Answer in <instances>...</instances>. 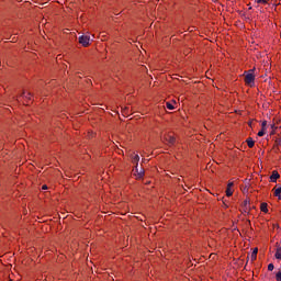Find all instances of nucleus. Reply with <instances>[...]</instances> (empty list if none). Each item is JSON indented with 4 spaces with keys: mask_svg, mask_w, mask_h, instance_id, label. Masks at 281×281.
<instances>
[{
    "mask_svg": "<svg viewBox=\"0 0 281 281\" xmlns=\"http://www.w3.org/2000/svg\"><path fill=\"white\" fill-rule=\"evenodd\" d=\"M79 43L83 47H89V43H91V36H89V35L79 36Z\"/></svg>",
    "mask_w": 281,
    "mask_h": 281,
    "instance_id": "nucleus-1",
    "label": "nucleus"
},
{
    "mask_svg": "<svg viewBox=\"0 0 281 281\" xmlns=\"http://www.w3.org/2000/svg\"><path fill=\"white\" fill-rule=\"evenodd\" d=\"M249 71H250V72H248V74L245 76V82H246V85H252L254 81L256 80V76H254V69H250Z\"/></svg>",
    "mask_w": 281,
    "mask_h": 281,
    "instance_id": "nucleus-2",
    "label": "nucleus"
},
{
    "mask_svg": "<svg viewBox=\"0 0 281 281\" xmlns=\"http://www.w3.org/2000/svg\"><path fill=\"white\" fill-rule=\"evenodd\" d=\"M249 210H251V206H249V200H245L243 202V212L245 214H249Z\"/></svg>",
    "mask_w": 281,
    "mask_h": 281,
    "instance_id": "nucleus-3",
    "label": "nucleus"
},
{
    "mask_svg": "<svg viewBox=\"0 0 281 281\" xmlns=\"http://www.w3.org/2000/svg\"><path fill=\"white\" fill-rule=\"evenodd\" d=\"M270 179H271L272 183H276L278 181V179H280V173H278L277 170L272 171Z\"/></svg>",
    "mask_w": 281,
    "mask_h": 281,
    "instance_id": "nucleus-4",
    "label": "nucleus"
},
{
    "mask_svg": "<svg viewBox=\"0 0 281 281\" xmlns=\"http://www.w3.org/2000/svg\"><path fill=\"white\" fill-rule=\"evenodd\" d=\"M132 164H135V166H139V155H132Z\"/></svg>",
    "mask_w": 281,
    "mask_h": 281,
    "instance_id": "nucleus-5",
    "label": "nucleus"
},
{
    "mask_svg": "<svg viewBox=\"0 0 281 281\" xmlns=\"http://www.w3.org/2000/svg\"><path fill=\"white\" fill-rule=\"evenodd\" d=\"M258 258V248H254L251 255H250V260L254 262Z\"/></svg>",
    "mask_w": 281,
    "mask_h": 281,
    "instance_id": "nucleus-6",
    "label": "nucleus"
},
{
    "mask_svg": "<svg viewBox=\"0 0 281 281\" xmlns=\"http://www.w3.org/2000/svg\"><path fill=\"white\" fill-rule=\"evenodd\" d=\"M166 142H168V144L170 145V146H173V144H175V142H176V138H175V136H167L166 137Z\"/></svg>",
    "mask_w": 281,
    "mask_h": 281,
    "instance_id": "nucleus-7",
    "label": "nucleus"
},
{
    "mask_svg": "<svg viewBox=\"0 0 281 281\" xmlns=\"http://www.w3.org/2000/svg\"><path fill=\"white\" fill-rule=\"evenodd\" d=\"M135 170L137 172V177L138 179H142V177H144V169L143 168H137V166H135Z\"/></svg>",
    "mask_w": 281,
    "mask_h": 281,
    "instance_id": "nucleus-8",
    "label": "nucleus"
},
{
    "mask_svg": "<svg viewBox=\"0 0 281 281\" xmlns=\"http://www.w3.org/2000/svg\"><path fill=\"white\" fill-rule=\"evenodd\" d=\"M247 145H248V148H254V146L256 145V142H254V138L249 137L247 138Z\"/></svg>",
    "mask_w": 281,
    "mask_h": 281,
    "instance_id": "nucleus-9",
    "label": "nucleus"
},
{
    "mask_svg": "<svg viewBox=\"0 0 281 281\" xmlns=\"http://www.w3.org/2000/svg\"><path fill=\"white\" fill-rule=\"evenodd\" d=\"M260 210L261 212H265V214H267V212H269L268 204L265 202L261 203Z\"/></svg>",
    "mask_w": 281,
    "mask_h": 281,
    "instance_id": "nucleus-10",
    "label": "nucleus"
},
{
    "mask_svg": "<svg viewBox=\"0 0 281 281\" xmlns=\"http://www.w3.org/2000/svg\"><path fill=\"white\" fill-rule=\"evenodd\" d=\"M274 196H278L279 201H281V187L274 190Z\"/></svg>",
    "mask_w": 281,
    "mask_h": 281,
    "instance_id": "nucleus-11",
    "label": "nucleus"
},
{
    "mask_svg": "<svg viewBox=\"0 0 281 281\" xmlns=\"http://www.w3.org/2000/svg\"><path fill=\"white\" fill-rule=\"evenodd\" d=\"M274 257L277 258V260H281V247L277 248Z\"/></svg>",
    "mask_w": 281,
    "mask_h": 281,
    "instance_id": "nucleus-12",
    "label": "nucleus"
},
{
    "mask_svg": "<svg viewBox=\"0 0 281 281\" xmlns=\"http://www.w3.org/2000/svg\"><path fill=\"white\" fill-rule=\"evenodd\" d=\"M22 98H25V100H32V93H27V95H25V92L22 93L21 95Z\"/></svg>",
    "mask_w": 281,
    "mask_h": 281,
    "instance_id": "nucleus-13",
    "label": "nucleus"
},
{
    "mask_svg": "<svg viewBox=\"0 0 281 281\" xmlns=\"http://www.w3.org/2000/svg\"><path fill=\"white\" fill-rule=\"evenodd\" d=\"M166 106H167V109H169V111H173V109H175V105H172V103H170V102H167Z\"/></svg>",
    "mask_w": 281,
    "mask_h": 281,
    "instance_id": "nucleus-14",
    "label": "nucleus"
},
{
    "mask_svg": "<svg viewBox=\"0 0 281 281\" xmlns=\"http://www.w3.org/2000/svg\"><path fill=\"white\" fill-rule=\"evenodd\" d=\"M232 194H234V191H232V189L227 188L226 189V196H232Z\"/></svg>",
    "mask_w": 281,
    "mask_h": 281,
    "instance_id": "nucleus-15",
    "label": "nucleus"
},
{
    "mask_svg": "<svg viewBox=\"0 0 281 281\" xmlns=\"http://www.w3.org/2000/svg\"><path fill=\"white\" fill-rule=\"evenodd\" d=\"M261 130H262V131H267V121H263V122L261 123Z\"/></svg>",
    "mask_w": 281,
    "mask_h": 281,
    "instance_id": "nucleus-16",
    "label": "nucleus"
},
{
    "mask_svg": "<svg viewBox=\"0 0 281 281\" xmlns=\"http://www.w3.org/2000/svg\"><path fill=\"white\" fill-rule=\"evenodd\" d=\"M273 269H276V266H273V263H269L268 271H273Z\"/></svg>",
    "mask_w": 281,
    "mask_h": 281,
    "instance_id": "nucleus-17",
    "label": "nucleus"
},
{
    "mask_svg": "<svg viewBox=\"0 0 281 281\" xmlns=\"http://www.w3.org/2000/svg\"><path fill=\"white\" fill-rule=\"evenodd\" d=\"M258 137H265V130L258 132Z\"/></svg>",
    "mask_w": 281,
    "mask_h": 281,
    "instance_id": "nucleus-18",
    "label": "nucleus"
},
{
    "mask_svg": "<svg viewBox=\"0 0 281 281\" xmlns=\"http://www.w3.org/2000/svg\"><path fill=\"white\" fill-rule=\"evenodd\" d=\"M276 280H277V281H281V271H279V272L276 274Z\"/></svg>",
    "mask_w": 281,
    "mask_h": 281,
    "instance_id": "nucleus-19",
    "label": "nucleus"
},
{
    "mask_svg": "<svg viewBox=\"0 0 281 281\" xmlns=\"http://www.w3.org/2000/svg\"><path fill=\"white\" fill-rule=\"evenodd\" d=\"M256 1H257V3H263V4L269 3V0H256Z\"/></svg>",
    "mask_w": 281,
    "mask_h": 281,
    "instance_id": "nucleus-20",
    "label": "nucleus"
},
{
    "mask_svg": "<svg viewBox=\"0 0 281 281\" xmlns=\"http://www.w3.org/2000/svg\"><path fill=\"white\" fill-rule=\"evenodd\" d=\"M271 128H272V133L271 135H274L276 134V128H278L274 124L271 125Z\"/></svg>",
    "mask_w": 281,
    "mask_h": 281,
    "instance_id": "nucleus-21",
    "label": "nucleus"
},
{
    "mask_svg": "<svg viewBox=\"0 0 281 281\" xmlns=\"http://www.w3.org/2000/svg\"><path fill=\"white\" fill-rule=\"evenodd\" d=\"M123 113L124 115H128V108H124Z\"/></svg>",
    "mask_w": 281,
    "mask_h": 281,
    "instance_id": "nucleus-22",
    "label": "nucleus"
},
{
    "mask_svg": "<svg viewBox=\"0 0 281 281\" xmlns=\"http://www.w3.org/2000/svg\"><path fill=\"white\" fill-rule=\"evenodd\" d=\"M227 188H228V189L234 188V182H229V183L227 184Z\"/></svg>",
    "mask_w": 281,
    "mask_h": 281,
    "instance_id": "nucleus-23",
    "label": "nucleus"
},
{
    "mask_svg": "<svg viewBox=\"0 0 281 281\" xmlns=\"http://www.w3.org/2000/svg\"><path fill=\"white\" fill-rule=\"evenodd\" d=\"M42 190H47V186L44 184V186L42 187Z\"/></svg>",
    "mask_w": 281,
    "mask_h": 281,
    "instance_id": "nucleus-24",
    "label": "nucleus"
},
{
    "mask_svg": "<svg viewBox=\"0 0 281 281\" xmlns=\"http://www.w3.org/2000/svg\"><path fill=\"white\" fill-rule=\"evenodd\" d=\"M14 38H15V37L12 38V43H14Z\"/></svg>",
    "mask_w": 281,
    "mask_h": 281,
    "instance_id": "nucleus-25",
    "label": "nucleus"
},
{
    "mask_svg": "<svg viewBox=\"0 0 281 281\" xmlns=\"http://www.w3.org/2000/svg\"><path fill=\"white\" fill-rule=\"evenodd\" d=\"M249 126H251V123H249Z\"/></svg>",
    "mask_w": 281,
    "mask_h": 281,
    "instance_id": "nucleus-26",
    "label": "nucleus"
}]
</instances>
